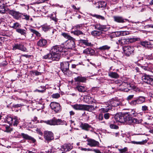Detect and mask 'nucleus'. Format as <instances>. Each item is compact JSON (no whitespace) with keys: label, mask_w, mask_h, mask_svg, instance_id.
<instances>
[{"label":"nucleus","mask_w":153,"mask_h":153,"mask_svg":"<svg viewBox=\"0 0 153 153\" xmlns=\"http://www.w3.org/2000/svg\"><path fill=\"white\" fill-rule=\"evenodd\" d=\"M134 97V95H129L127 97V100L128 101L130 100L133 98Z\"/></svg>","instance_id":"680f3d73"},{"label":"nucleus","mask_w":153,"mask_h":153,"mask_svg":"<svg viewBox=\"0 0 153 153\" xmlns=\"http://www.w3.org/2000/svg\"><path fill=\"white\" fill-rule=\"evenodd\" d=\"M16 31L18 33L20 34L21 35L24 36L25 37H26L27 34L26 30L20 28H18L16 30Z\"/></svg>","instance_id":"7c9ffc66"},{"label":"nucleus","mask_w":153,"mask_h":153,"mask_svg":"<svg viewBox=\"0 0 153 153\" xmlns=\"http://www.w3.org/2000/svg\"><path fill=\"white\" fill-rule=\"evenodd\" d=\"M41 27L42 30L45 32H47V31L50 30V29H51L50 26H48L46 25H43Z\"/></svg>","instance_id":"c9c22d12"},{"label":"nucleus","mask_w":153,"mask_h":153,"mask_svg":"<svg viewBox=\"0 0 153 153\" xmlns=\"http://www.w3.org/2000/svg\"><path fill=\"white\" fill-rule=\"evenodd\" d=\"M84 99L85 101L88 104H92L94 102H95L94 101V98L89 96H85Z\"/></svg>","instance_id":"5701e85b"},{"label":"nucleus","mask_w":153,"mask_h":153,"mask_svg":"<svg viewBox=\"0 0 153 153\" xmlns=\"http://www.w3.org/2000/svg\"><path fill=\"white\" fill-rule=\"evenodd\" d=\"M137 114V113L135 110L131 109L123 113L117 114L114 116V118L117 122L124 123L126 124H139L141 123L142 120L133 117L136 116Z\"/></svg>","instance_id":"f257e3e1"},{"label":"nucleus","mask_w":153,"mask_h":153,"mask_svg":"<svg viewBox=\"0 0 153 153\" xmlns=\"http://www.w3.org/2000/svg\"><path fill=\"white\" fill-rule=\"evenodd\" d=\"M92 105H83V110L89 112H93Z\"/></svg>","instance_id":"c85d7f7f"},{"label":"nucleus","mask_w":153,"mask_h":153,"mask_svg":"<svg viewBox=\"0 0 153 153\" xmlns=\"http://www.w3.org/2000/svg\"><path fill=\"white\" fill-rule=\"evenodd\" d=\"M44 136L45 139L47 141H50L54 139L53 134L51 131H44Z\"/></svg>","instance_id":"f8f14e48"},{"label":"nucleus","mask_w":153,"mask_h":153,"mask_svg":"<svg viewBox=\"0 0 153 153\" xmlns=\"http://www.w3.org/2000/svg\"><path fill=\"white\" fill-rule=\"evenodd\" d=\"M6 121L10 125L13 124L15 126H17L19 123V120L16 117L12 118L9 116L7 117Z\"/></svg>","instance_id":"9b49d317"},{"label":"nucleus","mask_w":153,"mask_h":153,"mask_svg":"<svg viewBox=\"0 0 153 153\" xmlns=\"http://www.w3.org/2000/svg\"><path fill=\"white\" fill-rule=\"evenodd\" d=\"M79 42L80 43L83 44L86 46H91L93 45L91 42H89L88 40L86 39H80L79 40Z\"/></svg>","instance_id":"c756f323"},{"label":"nucleus","mask_w":153,"mask_h":153,"mask_svg":"<svg viewBox=\"0 0 153 153\" xmlns=\"http://www.w3.org/2000/svg\"><path fill=\"white\" fill-rule=\"evenodd\" d=\"M46 89V88L45 86H41L38 88V89H36L34 91V92H37L39 93H43L45 92Z\"/></svg>","instance_id":"bb28decb"},{"label":"nucleus","mask_w":153,"mask_h":153,"mask_svg":"<svg viewBox=\"0 0 153 153\" xmlns=\"http://www.w3.org/2000/svg\"><path fill=\"white\" fill-rule=\"evenodd\" d=\"M113 18L114 22L118 23H124L126 22L129 21L128 19H124L123 17L120 16H114Z\"/></svg>","instance_id":"2eb2a0df"},{"label":"nucleus","mask_w":153,"mask_h":153,"mask_svg":"<svg viewBox=\"0 0 153 153\" xmlns=\"http://www.w3.org/2000/svg\"><path fill=\"white\" fill-rule=\"evenodd\" d=\"M87 141L88 142L87 144V145L91 147H99V143L94 139L88 138L87 140Z\"/></svg>","instance_id":"ddd939ff"},{"label":"nucleus","mask_w":153,"mask_h":153,"mask_svg":"<svg viewBox=\"0 0 153 153\" xmlns=\"http://www.w3.org/2000/svg\"><path fill=\"white\" fill-rule=\"evenodd\" d=\"M127 150V148H125L123 149H121L120 150L121 153H128L126 152Z\"/></svg>","instance_id":"e2e57ef3"},{"label":"nucleus","mask_w":153,"mask_h":153,"mask_svg":"<svg viewBox=\"0 0 153 153\" xmlns=\"http://www.w3.org/2000/svg\"><path fill=\"white\" fill-rule=\"evenodd\" d=\"M97 119L99 121H102L101 123H105V121L104 119L103 114L100 113L97 116Z\"/></svg>","instance_id":"79ce46f5"},{"label":"nucleus","mask_w":153,"mask_h":153,"mask_svg":"<svg viewBox=\"0 0 153 153\" xmlns=\"http://www.w3.org/2000/svg\"><path fill=\"white\" fill-rule=\"evenodd\" d=\"M145 97L142 96H140L137 97L134 100L131 101L130 104L132 105H136L137 104H141L145 101Z\"/></svg>","instance_id":"6e6552de"},{"label":"nucleus","mask_w":153,"mask_h":153,"mask_svg":"<svg viewBox=\"0 0 153 153\" xmlns=\"http://www.w3.org/2000/svg\"><path fill=\"white\" fill-rule=\"evenodd\" d=\"M43 122L48 125L51 126H55L59 125H67V123L64 120L61 119H57L55 117H53L52 119L47 120L44 121Z\"/></svg>","instance_id":"20e7f679"},{"label":"nucleus","mask_w":153,"mask_h":153,"mask_svg":"<svg viewBox=\"0 0 153 153\" xmlns=\"http://www.w3.org/2000/svg\"><path fill=\"white\" fill-rule=\"evenodd\" d=\"M109 124L110 127L111 128L115 129H117L119 128V127L116 125L111 123H109Z\"/></svg>","instance_id":"603ef678"},{"label":"nucleus","mask_w":153,"mask_h":153,"mask_svg":"<svg viewBox=\"0 0 153 153\" xmlns=\"http://www.w3.org/2000/svg\"><path fill=\"white\" fill-rule=\"evenodd\" d=\"M52 56V55L51 52V53H48L46 55L43 56L42 59L51 60Z\"/></svg>","instance_id":"a19ab883"},{"label":"nucleus","mask_w":153,"mask_h":153,"mask_svg":"<svg viewBox=\"0 0 153 153\" xmlns=\"http://www.w3.org/2000/svg\"><path fill=\"white\" fill-rule=\"evenodd\" d=\"M80 127L82 129L87 131H94L93 128L89 124L87 123H82L80 125Z\"/></svg>","instance_id":"a211bd4d"},{"label":"nucleus","mask_w":153,"mask_h":153,"mask_svg":"<svg viewBox=\"0 0 153 153\" xmlns=\"http://www.w3.org/2000/svg\"><path fill=\"white\" fill-rule=\"evenodd\" d=\"M90 15L93 17H95L97 19H101L102 20H105V17L100 15L96 14H90Z\"/></svg>","instance_id":"72a5a7b5"},{"label":"nucleus","mask_w":153,"mask_h":153,"mask_svg":"<svg viewBox=\"0 0 153 153\" xmlns=\"http://www.w3.org/2000/svg\"><path fill=\"white\" fill-rule=\"evenodd\" d=\"M72 8L75 10V11L77 13L78 11H79L80 9V7L77 8L74 5L71 6Z\"/></svg>","instance_id":"052dcab7"},{"label":"nucleus","mask_w":153,"mask_h":153,"mask_svg":"<svg viewBox=\"0 0 153 153\" xmlns=\"http://www.w3.org/2000/svg\"><path fill=\"white\" fill-rule=\"evenodd\" d=\"M93 151H94L96 153H103L101 152L100 150L98 149H93Z\"/></svg>","instance_id":"338daca9"},{"label":"nucleus","mask_w":153,"mask_h":153,"mask_svg":"<svg viewBox=\"0 0 153 153\" xmlns=\"http://www.w3.org/2000/svg\"><path fill=\"white\" fill-rule=\"evenodd\" d=\"M6 0H0V13H4L7 10L5 8V5L7 4Z\"/></svg>","instance_id":"dca6fc26"},{"label":"nucleus","mask_w":153,"mask_h":153,"mask_svg":"<svg viewBox=\"0 0 153 153\" xmlns=\"http://www.w3.org/2000/svg\"><path fill=\"white\" fill-rule=\"evenodd\" d=\"M119 43L122 45L128 44V39H123L118 40Z\"/></svg>","instance_id":"58836bf2"},{"label":"nucleus","mask_w":153,"mask_h":153,"mask_svg":"<svg viewBox=\"0 0 153 153\" xmlns=\"http://www.w3.org/2000/svg\"><path fill=\"white\" fill-rule=\"evenodd\" d=\"M95 28L100 30L105 31L108 30V27L106 25L97 24L95 25Z\"/></svg>","instance_id":"4be33fe9"},{"label":"nucleus","mask_w":153,"mask_h":153,"mask_svg":"<svg viewBox=\"0 0 153 153\" xmlns=\"http://www.w3.org/2000/svg\"><path fill=\"white\" fill-rule=\"evenodd\" d=\"M110 48V46H109L107 45H105L100 47L98 48V49L100 51H103L106 50H109Z\"/></svg>","instance_id":"4c0bfd02"},{"label":"nucleus","mask_w":153,"mask_h":153,"mask_svg":"<svg viewBox=\"0 0 153 153\" xmlns=\"http://www.w3.org/2000/svg\"><path fill=\"white\" fill-rule=\"evenodd\" d=\"M37 44L38 46L43 48H46L48 45L47 40L42 37L39 39Z\"/></svg>","instance_id":"4468645a"},{"label":"nucleus","mask_w":153,"mask_h":153,"mask_svg":"<svg viewBox=\"0 0 153 153\" xmlns=\"http://www.w3.org/2000/svg\"><path fill=\"white\" fill-rule=\"evenodd\" d=\"M62 35L65 39H68L66 42L67 46L68 49H71L75 47V39L71 36L68 33H62Z\"/></svg>","instance_id":"7ed1b4c3"},{"label":"nucleus","mask_w":153,"mask_h":153,"mask_svg":"<svg viewBox=\"0 0 153 153\" xmlns=\"http://www.w3.org/2000/svg\"><path fill=\"white\" fill-rule=\"evenodd\" d=\"M146 141H145L144 140H143L142 141H139V142H137L135 141H132L131 142V143L134 144H143L144 143H146Z\"/></svg>","instance_id":"8fccbe9b"},{"label":"nucleus","mask_w":153,"mask_h":153,"mask_svg":"<svg viewBox=\"0 0 153 153\" xmlns=\"http://www.w3.org/2000/svg\"><path fill=\"white\" fill-rule=\"evenodd\" d=\"M103 115L104 119L105 120L108 119L109 118H111V117L112 116L111 114L108 113H105Z\"/></svg>","instance_id":"09e8293b"},{"label":"nucleus","mask_w":153,"mask_h":153,"mask_svg":"<svg viewBox=\"0 0 153 153\" xmlns=\"http://www.w3.org/2000/svg\"><path fill=\"white\" fill-rule=\"evenodd\" d=\"M19 136L18 137H20V136H22L23 138L26 140H28L32 141L33 143H34L36 141V140L33 137L28 135V134H25L24 133H22L21 134H19Z\"/></svg>","instance_id":"6ab92c4d"},{"label":"nucleus","mask_w":153,"mask_h":153,"mask_svg":"<svg viewBox=\"0 0 153 153\" xmlns=\"http://www.w3.org/2000/svg\"><path fill=\"white\" fill-rule=\"evenodd\" d=\"M74 89L76 91H77L79 92H84L86 91V88L84 86L80 85H77L75 87Z\"/></svg>","instance_id":"b1692460"},{"label":"nucleus","mask_w":153,"mask_h":153,"mask_svg":"<svg viewBox=\"0 0 153 153\" xmlns=\"http://www.w3.org/2000/svg\"><path fill=\"white\" fill-rule=\"evenodd\" d=\"M115 34L117 37H119L120 36V31H116L115 32Z\"/></svg>","instance_id":"0e129e2a"},{"label":"nucleus","mask_w":153,"mask_h":153,"mask_svg":"<svg viewBox=\"0 0 153 153\" xmlns=\"http://www.w3.org/2000/svg\"><path fill=\"white\" fill-rule=\"evenodd\" d=\"M21 27V25L18 22H16L13 24L11 27L14 29L20 28Z\"/></svg>","instance_id":"37998d69"},{"label":"nucleus","mask_w":153,"mask_h":153,"mask_svg":"<svg viewBox=\"0 0 153 153\" xmlns=\"http://www.w3.org/2000/svg\"><path fill=\"white\" fill-rule=\"evenodd\" d=\"M95 52L91 48H88L84 50L83 53L86 54H93Z\"/></svg>","instance_id":"a878e982"},{"label":"nucleus","mask_w":153,"mask_h":153,"mask_svg":"<svg viewBox=\"0 0 153 153\" xmlns=\"http://www.w3.org/2000/svg\"><path fill=\"white\" fill-rule=\"evenodd\" d=\"M140 44L142 46L145 47H149V46L151 44L150 42H149L144 41L140 42Z\"/></svg>","instance_id":"e433bc0d"},{"label":"nucleus","mask_w":153,"mask_h":153,"mask_svg":"<svg viewBox=\"0 0 153 153\" xmlns=\"http://www.w3.org/2000/svg\"><path fill=\"white\" fill-rule=\"evenodd\" d=\"M16 49H18L24 52L27 51L26 48L22 44H17L13 46V50H15Z\"/></svg>","instance_id":"f3484780"},{"label":"nucleus","mask_w":153,"mask_h":153,"mask_svg":"<svg viewBox=\"0 0 153 153\" xmlns=\"http://www.w3.org/2000/svg\"><path fill=\"white\" fill-rule=\"evenodd\" d=\"M8 13L11 15L15 19L20 20L22 15V13L19 11H17L13 10L7 9Z\"/></svg>","instance_id":"0eeeda50"},{"label":"nucleus","mask_w":153,"mask_h":153,"mask_svg":"<svg viewBox=\"0 0 153 153\" xmlns=\"http://www.w3.org/2000/svg\"><path fill=\"white\" fill-rule=\"evenodd\" d=\"M142 79L146 83L151 85H153V78L150 76L144 74L142 77Z\"/></svg>","instance_id":"9d476101"},{"label":"nucleus","mask_w":153,"mask_h":153,"mask_svg":"<svg viewBox=\"0 0 153 153\" xmlns=\"http://www.w3.org/2000/svg\"><path fill=\"white\" fill-rule=\"evenodd\" d=\"M37 133L41 135H42L43 133L41 130L39 129H37L36 130Z\"/></svg>","instance_id":"69168bd1"},{"label":"nucleus","mask_w":153,"mask_h":153,"mask_svg":"<svg viewBox=\"0 0 153 153\" xmlns=\"http://www.w3.org/2000/svg\"><path fill=\"white\" fill-rule=\"evenodd\" d=\"M30 18V16L29 15L26 14L25 13H22L21 19H24L27 21L29 20Z\"/></svg>","instance_id":"de8ad7c7"},{"label":"nucleus","mask_w":153,"mask_h":153,"mask_svg":"<svg viewBox=\"0 0 153 153\" xmlns=\"http://www.w3.org/2000/svg\"><path fill=\"white\" fill-rule=\"evenodd\" d=\"M108 75L111 77L114 78H117L119 77V75L116 73L110 72L108 73Z\"/></svg>","instance_id":"473e14b6"},{"label":"nucleus","mask_w":153,"mask_h":153,"mask_svg":"<svg viewBox=\"0 0 153 153\" xmlns=\"http://www.w3.org/2000/svg\"><path fill=\"white\" fill-rule=\"evenodd\" d=\"M74 81L75 82H78L85 83L86 82L87 77H86L82 76H79L74 78Z\"/></svg>","instance_id":"aec40b11"},{"label":"nucleus","mask_w":153,"mask_h":153,"mask_svg":"<svg viewBox=\"0 0 153 153\" xmlns=\"http://www.w3.org/2000/svg\"><path fill=\"white\" fill-rule=\"evenodd\" d=\"M82 24L77 25L75 26L74 27V28H75L76 30H80L82 29Z\"/></svg>","instance_id":"6e6d98bb"},{"label":"nucleus","mask_w":153,"mask_h":153,"mask_svg":"<svg viewBox=\"0 0 153 153\" xmlns=\"http://www.w3.org/2000/svg\"><path fill=\"white\" fill-rule=\"evenodd\" d=\"M66 49L64 47L56 45L53 46L51 49L52 61H58L61 57V53L65 52Z\"/></svg>","instance_id":"f03ea898"},{"label":"nucleus","mask_w":153,"mask_h":153,"mask_svg":"<svg viewBox=\"0 0 153 153\" xmlns=\"http://www.w3.org/2000/svg\"><path fill=\"white\" fill-rule=\"evenodd\" d=\"M23 105L21 104H13L12 106H11V108L13 109V108H18L23 106Z\"/></svg>","instance_id":"864d4df0"},{"label":"nucleus","mask_w":153,"mask_h":153,"mask_svg":"<svg viewBox=\"0 0 153 153\" xmlns=\"http://www.w3.org/2000/svg\"><path fill=\"white\" fill-rule=\"evenodd\" d=\"M4 127L5 128V130H4V131L7 133H10L11 131H13V128H11L9 126L6 125Z\"/></svg>","instance_id":"49530a36"},{"label":"nucleus","mask_w":153,"mask_h":153,"mask_svg":"<svg viewBox=\"0 0 153 153\" xmlns=\"http://www.w3.org/2000/svg\"><path fill=\"white\" fill-rule=\"evenodd\" d=\"M81 150L82 151H93V149H86V148H81Z\"/></svg>","instance_id":"bf43d9fd"},{"label":"nucleus","mask_w":153,"mask_h":153,"mask_svg":"<svg viewBox=\"0 0 153 153\" xmlns=\"http://www.w3.org/2000/svg\"><path fill=\"white\" fill-rule=\"evenodd\" d=\"M106 6V3L104 1H100L97 2L96 4V8L100 9L101 10H104Z\"/></svg>","instance_id":"412c9836"},{"label":"nucleus","mask_w":153,"mask_h":153,"mask_svg":"<svg viewBox=\"0 0 153 153\" xmlns=\"http://www.w3.org/2000/svg\"><path fill=\"white\" fill-rule=\"evenodd\" d=\"M83 105L76 104L71 105L72 108L76 110H83Z\"/></svg>","instance_id":"cd10ccee"},{"label":"nucleus","mask_w":153,"mask_h":153,"mask_svg":"<svg viewBox=\"0 0 153 153\" xmlns=\"http://www.w3.org/2000/svg\"><path fill=\"white\" fill-rule=\"evenodd\" d=\"M101 33V32L95 30L91 32V34L94 36H99Z\"/></svg>","instance_id":"a18cd8bd"},{"label":"nucleus","mask_w":153,"mask_h":153,"mask_svg":"<svg viewBox=\"0 0 153 153\" xmlns=\"http://www.w3.org/2000/svg\"><path fill=\"white\" fill-rule=\"evenodd\" d=\"M139 38H128V44L134 42L138 40Z\"/></svg>","instance_id":"c03bdc74"},{"label":"nucleus","mask_w":153,"mask_h":153,"mask_svg":"<svg viewBox=\"0 0 153 153\" xmlns=\"http://www.w3.org/2000/svg\"><path fill=\"white\" fill-rule=\"evenodd\" d=\"M65 151L66 152L69 151L73 148V146L70 144H67L64 146Z\"/></svg>","instance_id":"f704fd0d"},{"label":"nucleus","mask_w":153,"mask_h":153,"mask_svg":"<svg viewBox=\"0 0 153 153\" xmlns=\"http://www.w3.org/2000/svg\"><path fill=\"white\" fill-rule=\"evenodd\" d=\"M72 33L74 35L78 36H79L82 38L83 36L85 35V33L83 32L80 30H75L72 31Z\"/></svg>","instance_id":"393cba45"},{"label":"nucleus","mask_w":153,"mask_h":153,"mask_svg":"<svg viewBox=\"0 0 153 153\" xmlns=\"http://www.w3.org/2000/svg\"><path fill=\"white\" fill-rule=\"evenodd\" d=\"M50 106L51 109L55 113H60L62 110V107L60 104L58 102H51Z\"/></svg>","instance_id":"39448f33"},{"label":"nucleus","mask_w":153,"mask_h":153,"mask_svg":"<svg viewBox=\"0 0 153 153\" xmlns=\"http://www.w3.org/2000/svg\"><path fill=\"white\" fill-rule=\"evenodd\" d=\"M110 104L111 105L114 107H115L119 105V102L114 99H112L110 102Z\"/></svg>","instance_id":"2f4dec72"},{"label":"nucleus","mask_w":153,"mask_h":153,"mask_svg":"<svg viewBox=\"0 0 153 153\" xmlns=\"http://www.w3.org/2000/svg\"><path fill=\"white\" fill-rule=\"evenodd\" d=\"M60 96V94L58 93L53 94L51 95V97L53 98H58Z\"/></svg>","instance_id":"4d7b16f0"},{"label":"nucleus","mask_w":153,"mask_h":153,"mask_svg":"<svg viewBox=\"0 0 153 153\" xmlns=\"http://www.w3.org/2000/svg\"><path fill=\"white\" fill-rule=\"evenodd\" d=\"M111 106V105H109V106H107L106 107H108V108H102L101 109V111L102 112L105 113V112H107L108 111V110L110 109V108L111 107V106L110 107V106Z\"/></svg>","instance_id":"3c124183"},{"label":"nucleus","mask_w":153,"mask_h":153,"mask_svg":"<svg viewBox=\"0 0 153 153\" xmlns=\"http://www.w3.org/2000/svg\"><path fill=\"white\" fill-rule=\"evenodd\" d=\"M148 107L147 106L144 105L142 106V110L143 111H148Z\"/></svg>","instance_id":"13d9d810"},{"label":"nucleus","mask_w":153,"mask_h":153,"mask_svg":"<svg viewBox=\"0 0 153 153\" xmlns=\"http://www.w3.org/2000/svg\"><path fill=\"white\" fill-rule=\"evenodd\" d=\"M29 30L33 34H35L37 36L40 37L41 36L40 33L38 31L30 28H29Z\"/></svg>","instance_id":"ea45409f"},{"label":"nucleus","mask_w":153,"mask_h":153,"mask_svg":"<svg viewBox=\"0 0 153 153\" xmlns=\"http://www.w3.org/2000/svg\"><path fill=\"white\" fill-rule=\"evenodd\" d=\"M140 65V67L142 69L145 71H148L149 70V68L148 67V64L145 65V66H142L139 64Z\"/></svg>","instance_id":"5fc2aeb1"},{"label":"nucleus","mask_w":153,"mask_h":153,"mask_svg":"<svg viewBox=\"0 0 153 153\" xmlns=\"http://www.w3.org/2000/svg\"><path fill=\"white\" fill-rule=\"evenodd\" d=\"M123 49L125 55L127 56H130L134 53V47L125 46L123 47Z\"/></svg>","instance_id":"423d86ee"},{"label":"nucleus","mask_w":153,"mask_h":153,"mask_svg":"<svg viewBox=\"0 0 153 153\" xmlns=\"http://www.w3.org/2000/svg\"><path fill=\"white\" fill-rule=\"evenodd\" d=\"M69 63L68 62H64L61 63L60 68L62 72L65 74L67 75V73L69 71Z\"/></svg>","instance_id":"1a4fd4ad"},{"label":"nucleus","mask_w":153,"mask_h":153,"mask_svg":"<svg viewBox=\"0 0 153 153\" xmlns=\"http://www.w3.org/2000/svg\"><path fill=\"white\" fill-rule=\"evenodd\" d=\"M15 92H18L20 93H21L23 92H24V91L23 89H18V90H14Z\"/></svg>","instance_id":"774afa93"}]
</instances>
